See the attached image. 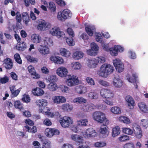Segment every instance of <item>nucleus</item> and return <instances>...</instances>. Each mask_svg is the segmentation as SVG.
I'll return each mask as SVG.
<instances>
[{
    "instance_id": "1",
    "label": "nucleus",
    "mask_w": 148,
    "mask_h": 148,
    "mask_svg": "<svg viewBox=\"0 0 148 148\" xmlns=\"http://www.w3.org/2000/svg\"><path fill=\"white\" fill-rule=\"evenodd\" d=\"M114 67L111 65L108 64H104L101 66L98 74L100 76L107 77L108 75L113 72Z\"/></svg>"
},
{
    "instance_id": "2",
    "label": "nucleus",
    "mask_w": 148,
    "mask_h": 148,
    "mask_svg": "<svg viewBox=\"0 0 148 148\" xmlns=\"http://www.w3.org/2000/svg\"><path fill=\"white\" fill-rule=\"evenodd\" d=\"M92 116L94 120L98 123H103L106 124L109 123V121L106 118L105 114L101 112H95L93 113Z\"/></svg>"
},
{
    "instance_id": "3",
    "label": "nucleus",
    "mask_w": 148,
    "mask_h": 148,
    "mask_svg": "<svg viewBox=\"0 0 148 148\" xmlns=\"http://www.w3.org/2000/svg\"><path fill=\"white\" fill-rule=\"evenodd\" d=\"M59 122L62 127L64 128H67L72 126L73 121L71 117L64 116L60 118Z\"/></svg>"
},
{
    "instance_id": "4",
    "label": "nucleus",
    "mask_w": 148,
    "mask_h": 148,
    "mask_svg": "<svg viewBox=\"0 0 148 148\" xmlns=\"http://www.w3.org/2000/svg\"><path fill=\"white\" fill-rule=\"evenodd\" d=\"M72 15V14L69 10L65 9L63 11H60L58 12L57 18L60 21H64L68 17L71 16Z\"/></svg>"
},
{
    "instance_id": "5",
    "label": "nucleus",
    "mask_w": 148,
    "mask_h": 148,
    "mask_svg": "<svg viewBox=\"0 0 148 148\" xmlns=\"http://www.w3.org/2000/svg\"><path fill=\"white\" fill-rule=\"evenodd\" d=\"M66 32L69 36L66 38V42L69 46H73L75 45V42L73 38L75 36V33L73 29L71 28H68Z\"/></svg>"
},
{
    "instance_id": "6",
    "label": "nucleus",
    "mask_w": 148,
    "mask_h": 148,
    "mask_svg": "<svg viewBox=\"0 0 148 148\" xmlns=\"http://www.w3.org/2000/svg\"><path fill=\"white\" fill-rule=\"evenodd\" d=\"M101 96L104 99H111L114 97V94L110 90L103 88L101 89L100 91Z\"/></svg>"
},
{
    "instance_id": "7",
    "label": "nucleus",
    "mask_w": 148,
    "mask_h": 148,
    "mask_svg": "<svg viewBox=\"0 0 148 148\" xmlns=\"http://www.w3.org/2000/svg\"><path fill=\"white\" fill-rule=\"evenodd\" d=\"M50 33L53 36H56L58 38H66V35L64 33L60 31L58 27L53 28L50 31Z\"/></svg>"
},
{
    "instance_id": "8",
    "label": "nucleus",
    "mask_w": 148,
    "mask_h": 148,
    "mask_svg": "<svg viewBox=\"0 0 148 148\" xmlns=\"http://www.w3.org/2000/svg\"><path fill=\"white\" fill-rule=\"evenodd\" d=\"M69 77L66 80V83L68 86H72L78 84L79 80L78 77L73 75H69Z\"/></svg>"
},
{
    "instance_id": "9",
    "label": "nucleus",
    "mask_w": 148,
    "mask_h": 148,
    "mask_svg": "<svg viewBox=\"0 0 148 148\" xmlns=\"http://www.w3.org/2000/svg\"><path fill=\"white\" fill-rule=\"evenodd\" d=\"M133 126V133L135 136L138 139L141 138L143 136V132L140 126L136 124H134Z\"/></svg>"
},
{
    "instance_id": "10",
    "label": "nucleus",
    "mask_w": 148,
    "mask_h": 148,
    "mask_svg": "<svg viewBox=\"0 0 148 148\" xmlns=\"http://www.w3.org/2000/svg\"><path fill=\"white\" fill-rule=\"evenodd\" d=\"M113 62L116 70L118 72L120 73L123 71L124 66L120 59H115L113 60Z\"/></svg>"
},
{
    "instance_id": "11",
    "label": "nucleus",
    "mask_w": 148,
    "mask_h": 148,
    "mask_svg": "<svg viewBox=\"0 0 148 148\" xmlns=\"http://www.w3.org/2000/svg\"><path fill=\"white\" fill-rule=\"evenodd\" d=\"M83 136L86 138H90L96 136L97 134L95 130L92 128H88L83 133Z\"/></svg>"
},
{
    "instance_id": "12",
    "label": "nucleus",
    "mask_w": 148,
    "mask_h": 148,
    "mask_svg": "<svg viewBox=\"0 0 148 148\" xmlns=\"http://www.w3.org/2000/svg\"><path fill=\"white\" fill-rule=\"evenodd\" d=\"M59 133V131L54 128H47L45 131V134L49 137H51L54 135H58Z\"/></svg>"
},
{
    "instance_id": "13",
    "label": "nucleus",
    "mask_w": 148,
    "mask_h": 148,
    "mask_svg": "<svg viewBox=\"0 0 148 148\" xmlns=\"http://www.w3.org/2000/svg\"><path fill=\"white\" fill-rule=\"evenodd\" d=\"M113 84L114 86L116 88H120L123 85V82L117 74H115L113 79Z\"/></svg>"
},
{
    "instance_id": "14",
    "label": "nucleus",
    "mask_w": 148,
    "mask_h": 148,
    "mask_svg": "<svg viewBox=\"0 0 148 148\" xmlns=\"http://www.w3.org/2000/svg\"><path fill=\"white\" fill-rule=\"evenodd\" d=\"M123 50V48L121 46L119 45H115L114 48H110L109 51L111 55L116 56H117L118 52H122Z\"/></svg>"
},
{
    "instance_id": "15",
    "label": "nucleus",
    "mask_w": 148,
    "mask_h": 148,
    "mask_svg": "<svg viewBox=\"0 0 148 148\" xmlns=\"http://www.w3.org/2000/svg\"><path fill=\"white\" fill-rule=\"evenodd\" d=\"M90 46L91 49L87 50V53L90 56H94L95 53L94 51H97L99 49V47L94 42L91 43Z\"/></svg>"
},
{
    "instance_id": "16",
    "label": "nucleus",
    "mask_w": 148,
    "mask_h": 148,
    "mask_svg": "<svg viewBox=\"0 0 148 148\" xmlns=\"http://www.w3.org/2000/svg\"><path fill=\"white\" fill-rule=\"evenodd\" d=\"M36 103L37 105L38 106L40 110H41V112L44 110L47 105V100L42 99L37 100Z\"/></svg>"
},
{
    "instance_id": "17",
    "label": "nucleus",
    "mask_w": 148,
    "mask_h": 148,
    "mask_svg": "<svg viewBox=\"0 0 148 148\" xmlns=\"http://www.w3.org/2000/svg\"><path fill=\"white\" fill-rule=\"evenodd\" d=\"M56 73L59 76L61 77H66L67 75L68 71L66 68L62 66L58 69Z\"/></svg>"
},
{
    "instance_id": "18",
    "label": "nucleus",
    "mask_w": 148,
    "mask_h": 148,
    "mask_svg": "<svg viewBox=\"0 0 148 148\" xmlns=\"http://www.w3.org/2000/svg\"><path fill=\"white\" fill-rule=\"evenodd\" d=\"M3 65L7 69H11L13 67V62L11 59L7 58L4 60Z\"/></svg>"
},
{
    "instance_id": "19",
    "label": "nucleus",
    "mask_w": 148,
    "mask_h": 148,
    "mask_svg": "<svg viewBox=\"0 0 148 148\" xmlns=\"http://www.w3.org/2000/svg\"><path fill=\"white\" fill-rule=\"evenodd\" d=\"M125 99L127 103L128 107L129 108L133 109L135 103L134 100L133 98L130 95H128L126 97Z\"/></svg>"
},
{
    "instance_id": "20",
    "label": "nucleus",
    "mask_w": 148,
    "mask_h": 148,
    "mask_svg": "<svg viewBox=\"0 0 148 148\" xmlns=\"http://www.w3.org/2000/svg\"><path fill=\"white\" fill-rule=\"evenodd\" d=\"M38 50L40 53L42 55L47 54L49 53V49L45 45H40L38 48Z\"/></svg>"
},
{
    "instance_id": "21",
    "label": "nucleus",
    "mask_w": 148,
    "mask_h": 148,
    "mask_svg": "<svg viewBox=\"0 0 148 148\" xmlns=\"http://www.w3.org/2000/svg\"><path fill=\"white\" fill-rule=\"evenodd\" d=\"M108 125L106 124L105 123H103V126H104V127H102V126L99 130L100 132L103 135L102 137L103 138L107 136L109 134V132L107 129V125Z\"/></svg>"
},
{
    "instance_id": "22",
    "label": "nucleus",
    "mask_w": 148,
    "mask_h": 148,
    "mask_svg": "<svg viewBox=\"0 0 148 148\" xmlns=\"http://www.w3.org/2000/svg\"><path fill=\"white\" fill-rule=\"evenodd\" d=\"M27 69L29 72L31 74V75L34 76V78L37 79L40 77V75L36 73L34 68L31 65L29 66Z\"/></svg>"
},
{
    "instance_id": "23",
    "label": "nucleus",
    "mask_w": 148,
    "mask_h": 148,
    "mask_svg": "<svg viewBox=\"0 0 148 148\" xmlns=\"http://www.w3.org/2000/svg\"><path fill=\"white\" fill-rule=\"evenodd\" d=\"M54 103H60L65 102L66 101L65 98L62 96H55L53 98Z\"/></svg>"
},
{
    "instance_id": "24",
    "label": "nucleus",
    "mask_w": 148,
    "mask_h": 148,
    "mask_svg": "<svg viewBox=\"0 0 148 148\" xmlns=\"http://www.w3.org/2000/svg\"><path fill=\"white\" fill-rule=\"evenodd\" d=\"M32 92L34 95L37 96H41L44 93V91L42 89L38 87L33 89Z\"/></svg>"
},
{
    "instance_id": "25",
    "label": "nucleus",
    "mask_w": 148,
    "mask_h": 148,
    "mask_svg": "<svg viewBox=\"0 0 148 148\" xmlns=\"http://www.w3.org/2000/svg\"><path fill=\"white\" fill-rule=\"evenodd\" d=\"M71 138L73 140L79 144L83 143V138L80 135L72 134L71 136Z\"/></svg>"
},
{
    "instance_id": "26",
    "label": "nucleus",
    "mask_w": 148,
    "mask_h": 148,
    "mask_svg": "<svg viewBox=\"0 0 148 148\" xmlns=\"http://www.w3.org/2000/svg\"><path fill=\"white\" fill-rule=\"evenodd\" d=\"M50 60L53 61L55 63L57 64H61L63 63V60L61 58L59 57H56L53 56H51Z\"/></svg>"
},
{
    "instance_id": "27",
    "label": "nucleus",
    "mask_w": 148,
    "mask_h": 148,
    "mask_svg": "<svg viewBox=\"0 0 148 148\" xmlns=\"http://www.w3.org/2000/svg\"><path fill=\"white\" fill-rule=\"evenodd\" d=\"M86 32L90 36H92L93 35L94 31H95V28L94 27L87 25L85 27Z\"/></svg>"
},
{
    "instance_id": "28",
    "label": "nucleus",
    "mask_w": 148,
    "mask_h": 148,
    "mask_svg": "<svg viewBox=\"0 0 148 148\" xmlns=\"http://www.w3.org/2000/svg\"><path fill=\"white\" fill-rule=\"evenodd\" d=\"M27 46L25 43L24 42H18L17 43V45L16 46V49L19 51H22L24 50L26 48Z\"/></svg>"
},
{
    "instance_id": "29",
    "label": "nucleus",
    "mask_w": 148,
    "mask_h": 148,
    "mask_svg": "<svg viewBox=\"0 0 148 148\" xmlns=\"http://www.w3.org/2000/svg\"><path fill=\"white\" fill-rule=\"evenodd\" d=\"M31 39L34 43H39L41 41V37L38 34H34L31 36Z\"/></svg>"
},
{
    "instance_id": "30",
    "label": "nucleus",
    "mask_w": 148,
    "mask_h": 148,
    "mask_svg": "<svg viewBox=\"0 0 148 148\" xmlns=\"http://www.w3.org/2000/svg\"><path fill=\"white\" fill-rule=\"evenodd\" d=\"M47 28V23L44 20L40 23L37 26L38 29L41 31L45 30Z\"/></svg>"
},
{
    "instance_id": "31",
    "label": "nucleus",
    "mask_w": 148,
    "mask_h": 148,
    "mask_svg": "<svg viewBox=\"0 0 148 148\" xmlns=\"http://www.w3.org/2000/svg\"><path fill=\"white\" fill-rule=\"evenodd\" d=\"M140 109L142 112L148 113V107L143 103H140L138 104Z\"/></svg>"
},
{
    "instance_id": "32",
    "label": "nucleus",
    "mask_w": 148,
    "mask_h": 148,
    "mask_svg": "<svg viewBox=\"0 0 148 148\" xmlns=\"http://www.w3.org/2000/svg\"><path fill=\"white\" fill-rule=\"evenodd\" d=\"M47 88L50 91H54L58 89V86L56 83L51 82L48 84Z\"/></svg>"
},
{
    "instance_id": "33",
    "label": "nucleus",
    "mask_w": 148,
    "mask_h": 148,
    "mask_svg": "<svg viewBox=\"0 0 148 148\" xmlns=\"http://www.w3.org/2000/svg\"><path fill=\"white\" fill-rule=\"evenodd\" d=\"M84 53L80 51H76L73 54V58L75 60L80 59L83 57Z\"/></svg>"
},
{
    "instance_id": "34",
    "label": "nucleus",
    "mask_w": 148,
    "mask_h": 148,
    "mask_svg": "<svg viewBox=\"0 0 148 148\" xmlns=\"http://www.w3.org/2000/svg\"><path fill=\"white\" fill-rule=\"evenodd\" d=\"M83 107L84 110L89 112L94 109L95 106L92 103H88L86 106L84 105Z\"/></svg>"
},
{
    "instance_id": "35",
    "label": "nucleus",
    "mask_w": 148,
    "mask_h": 148,
    "mask_svg": "<svg viewBox=\"0 0 148 148\" xmlns=\"http://www.w3.org/2000/svg\"><path fill=\"white\" fill-rule=\"evenodd\" d=\"M60 52L61 55L66 57L68 58L70 56V51L64 48H61Z\"/></svg>"
},
{
    "instance_id": "36",
    "label": "nucleus",
    "mask_w": 148,
    "mask_h": 148,
    "mask_svg": "<svg viewBox=\"0 0 148 148\" xmlns=\"http://www.w3.org/2000/svg\"><path fill=\"white\" fill-rule=\"evenodd\" d=\"M120 132V127L118 126H116L114 127L112 129V135L113 137H114L119 135Z\"/></svg>"
},
{
    "instance_id": "37",
    "label": "nucleus",
    "mask_w": 148,
    "mask_h": 148,
    "mask_svg": "<svg viewBox=\"0 0 148 148\" xmlns=\"http://www.w3.org/2000/svg\"><path fill=\"white\" fill-rule=\"evenodd\" d=\"M75 89L78 93L80 94L85 93L87 92V88L84 86L80 87L77 86Z\"/></svg>"
},
{
    "instance_id": "38",
    "label": "nucleus",
    "mask_w": 148,
    "mask_h": 148,
    "mask_svg": "<svg viewBox=\"0 0 148 148\" xmlns=\"http://www.w3.org/2000/svg\"><path fill=\"white\" fill-rule=\"evenodd\" d=\"M127 77V79L129 82L133 83L136 82L137 76L136 74H133L132 76H130L129 75H128Z\"/></svg>"
},
{
    "instance_id": "39",
    "label": "nucleus",
    "mask_w": 148,
    "mask_h": 148,
    "mask_svg": "<svg viewBox=\"0 0 148 148\" xmlns=\"http://www.w3.org/2000/svg\"><path fill=\"white\" fill-rule=\"evenodd\" d=\"M77 125L80 126H86L88 123V120L86 119L80 120L77 121Z\"/></svg>"
},
{
    "instance_id": "40",
    "label": "nucleus",
    "mask_w": 148,
    "mask_h": 148,
    "mask_svg": "<svg viewBox=\"0 0 148 148\" xmlns=\"http://www.w3.org/2000/svg\"><path fill=\"white\" fill-rule=\"evenodd\" d=\"M14 106L16 108L20 110H21L23 109V104L19 100H17L14 101Z\"/></svg>"
},
{
    "instance_id": "41",
    "label": "nucleus",
    "mask_w": 148,
    "mask_h": 148,
    "mask_svg": "<svg viewBox=\"0 0 148 148\" xmlns=\"http://www.w3.org/2000/svg\"><path fill=\"white\" fill-rule=\"evenodd\" d=\"M22 16L23 22L27 25L30 20L29 15L27 13H24L23 14Z\"/></svg>"
},
{
    "instance_id": "42",
    "label": "nucleus",
    "mask_w": 148,
    "mask_h": 148,
    "mask_svg": "<svg viewBox=\"0 0 148 148\" xmlns=\"http://www.w3.org/2000/svg\"><path fill=\"white\" fill-rule=\"evenodd\" d=\"M86 100L82 97H78L74 99L73 100L74 103H84L86 102Z\"/></svg>"
},
{
    "instance_id": "43",
    "label": "nucleus",
    "mask_w": 148,
    "mask_h": 148,
    "mask_svg": "<svg viewBox=\"0 0 148 148\" xmlns=\"http://www.w3.org/2000/svg\"><path fill=\"white\" fill-rule=\"evenodd\" d=\"M120 121L125 123L129 124L130 123V120L129 118L124 116H121L119 117Z\"/></svg>"
},
{
    "instance_id": "44",
    "label": "nucleus",
    "mask_w": 148,
    "mask_h": 148,
    "mask_svg": "<svg viewBox=\"0 0 148 148\" xmlns=\"http://www.w3.org/2000/svg\"><path fill=\"white\" fill-rule=\"evenodd\" d=\"M45 45L50 47L53 45V41L50 38L46 37L44 41Z\"/></svg>"
},
{
    "instance_id": "45",
    "label": "nucleus",
    "mask_w": 148,
    "mask_h": 148,
    "mask_svg": "<svg viewBox=\"0 0 148 148\" xmlns=\"http://www.w3.org/2000/svg\"><path fill=\"white\" fill-rule=\"evenodd\" d=\"M121 142H124L130 140V137L128 136L125 135H121L118 138Z\"/></svg>"
},
{
    "instance_id": "46",
    "label": "nucleus",
    "mask_w": 148,
    "mask_h": 148,
    "mask_svg": "<svg viewBox=\"0 0 148 148\" xmlns=\"http://www.w3.org/2000/svg\"><path fill=\"white\" fill-rule=\"evenodd\" d=\"M111 112L114 114H119L121 113L120 108L118 107L114 106L111 109Z\"/></svg>"
},
{
    "instance_id": "47",
    "label": "nucleus",
    "mask_w": 148,
    "mask_h": 148,
    "mask_svg": "<svg viewBox=\"0 0 148 148\" xmlns=\"http://www.w3.org/2000/svg\"><path fill=\"white\" fill-rule=\"evenodd\" d=\"M40 139L42 143H47L45 145L47 147L49 148H50L51 147V143L50 141L43 137H41L40 138Z\"/></svg>"
},
{
    "instance_id": "48",
    "label": "nucleus",
    "mask_w": 148,
    "mask_h": 148,
    "mask_svg": "<svg viewBox=\"0 0 148 148\" xmlns=\"http://www.w3.org/2000/svg\"><path fill=\"white\" fill-rule=\"evenodd\" d=\"M140 124L143 128L146 129L148 127V120L147 119H142Z\"/></svg>"
},
{
    "instance_id": "49",
    "label": "nucleus",
    "mask_w": 148,
    "mask_h": 148,
    "mask_svg": "<svg viewBox=\"0 0 148 148\" xmlns=\"http://www.w3.org/2000/svg\"><path fill=\"white\" fill-rule=\"evenodd\" d=\"M26 58L28 61L34 63H37L38 60V59L37 58L32 57L29 55L27 56L26 57Z\"/></svg>"
},
{
    "instance_id": "50",
    "label": "nucleus",
    "mask_w": 148,
    "mask_h": 148,
    "mask_svg": "<svg viewBox=\"0 0 148 148\" xmlns=\"http://www.w3.org/2000/svg\"><path fill=\"white\" fill-rule=\"evenodd\" d=\"M122 131L124 133L129 135H131L133 133V130L127 127H123Z\"/></svg>"
},
{
    "instance_id": "51",
    "label": "nucleus",
    "mask_w": 148,
    "mask_h": 148,
    "mask_svg": "<svg viewBox=\"0 0 148 148\" xmlns=\"http://www.w3.org/2000/svg\"><path fill=\"white\" fill-rule=\"evenodd\" d=\"M48 79L50 83H56L58 79L56 75H52L49 76Z\"/></svg>"
},
{
    "instance_id": "52",
    "label": "nucleus",
    "mask_w": 148,
    "mask_h": 148,
    "mask_svg": "<svg viewBox=\"0 0 148 148\" xmlns=\"http://www.w3.org/2000/svg\"><path fill=\"white\" fill-rule=\"evenodd\" d=\"M62 109L65 111H71L73 109L72 106H70L69 104H64L62 106Z\"/></svg>"
},
{
    "instance_id": "53",
    "label": "nucleus",
    "mask_w": 148,
    "mask_h": 148,
    "mask_svg": "<svg viewBox=\"0 0 148 148\" xmlns=\"http://www.w3.org/2000/svg\"><path fill=\"white\" fill-rule=\"evenodd\" d=\"M21 100L23 102L26 103L30 102L31 101V99L29 96L26 94H24L23 95V97Z\"/></svg>"
},
{
    "instance_id": "54",
    "label": "nucleus",
    "mask_w": 148,
    "mask_h": 148,
    "mask_svg": "<svg viewBox=\"0 0 148 148\" xmlns=\"http://www.w3.org/2000/svg\"><path fill=\"white\" fill-rule=\"evenodd\" d=\"M48 7L51 12H54L56 10V6L54 3L53 2H50L49 3V5Z\"/></svg>"
},
{
    "instance_id": "55",
    "label": "nucleus",
    "mask_w": 148,
    "mask_h": 148,
    "mask_svg": "<svg viewBox=\"0 0 148 148\" xmlns=\"http://www.w3.org/2000/svg\"><path fill=\"white\" fill-rule=\"evenodd\" d=\"M14 58L15 61L19 64L22 63V61L20 55L18 53H16L14 55Z\"/></svg>"
},
{
    "instance_id": "56",
    "label": "nucleus",
    "mask_w": 148,
    "mask_h": 148,
    "mask_svg": "<svg viewBox=\"0 0 148 148\" xmlns=\"http://www.w3.org/2000/svg\"><path fill=\"white\" fill-rule=\"evenodd\" d=\"M88 97L90 98L93 99H97L98 98L97 94L94 92H91L89 93Z\"/></svg>"
},
{
    "instance_id": "57",
    "label": "nucleus",
    "mask_w": 148,
    "mask_h": 148,
    "mask_svg": "<svg viewBox=\"0 0 148 148\" xmlns=\"http://www.w3.org/2000/svg\"><path fill=\"white\" fill-rule=\"evenodd\" d=\"M98 82L99 84L105 87H107L109 86V83L108 82L103 80L100 79Z\"/></svg>"
},
{
    "instance_id": "58",
    "label": "nucleus",
    "mask_w": 148,
    "mask_h": 148,
    "mask_svg": "<svg viewBox=\"0 0 148 148\" xmlns=\"http://www.w3.org/2000/svg\"><path fill=\"white\" fill-rule=\"evenodd\" d=\"M72 64V67L74 69H79L81 68V65L78 62H74Z\"/></svg>"
},
{
    "instance_id": "59",
    "label": "nucleus",
    "mask_w": 148,
    "mask_h": 148,
    "mask_svg": "<svg viewBox=\"0 0 148 148\" xmlns=\"http://www.w3.org/2000/svg\"><path fill=\"white\" fill-rule=\"evenodd\" d=\"M60 88L62 91L63 92H67L69 91V88L66 86L61 85Z\"/></svg>"
},
{
    "instance_id": "60",
    "label": "nucleus",
    "mask_w": 148,
    "mask_h": 148,
    "mask_svg": "<svg viewBox=\"0 0 148 148\" xmlns=\"http://www.w3.org/2000/svg\"><path fill=\"white\" fill-rule=\"evenodd\" d=\"M86 80L88 84L90 85H94L95 84L93 79L91 78L87 77L86 79Z\"/></svg>"
},
{
    "instance_id": "61",
    "label": "nucleus",
    "mask_w": 148,
    "mask_h": 148,
    "mask_svg": "<svg viewBox=\"0 0 148 148\" xmlns=\"http://www.w3.org/2000/svg\"><path fill=\"white\" fill-rule=\"evenodd\" d=\"M95 36L96 37V39L97 42H101L102 41V37L101 36V34L98 33H95Z\"/></svg>"
},
{
    "instance_id": "62",
    "label": "nucleus",
    "mask_w": 148,
    "mask_h": 148,
    "mask_svg": "<svg viewBox=\"0 0 148 148\" xmlns=\"http://www.w3.org/2000/svg\"><path fill=\"white\" fill-rule=\"evenodd\" d=\"M9 80L8 77L7 76H5L0 78V82L2 84H4L8 82Z\"/></svg>"
},
{
    "instance_id": "63",
    "label": "nucleus",
    "mask_w": 148,
    "mask_h": 148,
    "mask_svg": "<svg viewBox=\"0 0 148 148\" xmlns=\"http://www.w3.org/2000/svg\"><path fill=\"white\" fill-rule=\"evenodd\" d=\"M106 143L103 142H97L95 144V146L96 147H103L106 146Z\"/></svg>"
},
{
    "instance_id": "64",
    "label": "nucleus",
    "mask_w": 148,
    "mask_h": 148,
    "mask_svg": "<svg viewBox=\"0 0 148 148\" xmlns=\"http://www.w3.org/2000/svg\"><path fill=\"white\" fill-rule=\"evenodd\" d=\"M134 144L132 143H127L124 146V148H134Z\"/></svg>"
}]
</instances>
